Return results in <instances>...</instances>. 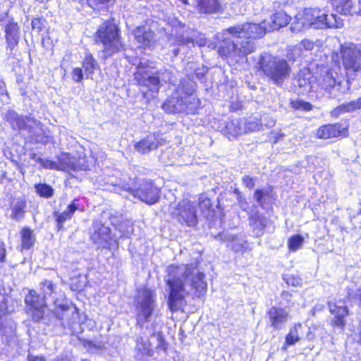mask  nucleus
Here are the masks:
<instances>
[{"label": "nucleus", "mask_w": 361, "mask_h": 361, "mask_svg": "<svg viewBox=\"0 0 361 361\" xmlns=\"http://www.w3.org/2000/svg\"><path fill=\"white\" fill-rule=\"evenodd\" d=\"M290 19L283 11H279L271 16L269 26L264 20L260 24L245 23L229 27L219 34L218 52L222 57L238 62L255 51V39L287 25Z\"/></svg>", "instance_id": "nucleus-1"}, {"label": "nucleus", "mask_w": 361, "mask_h": 361, "mask_svg": "<svg viewBox=\"0 0 361 361\" xmlns=\"http://www.w3.org/2000/svg\"><path fill=\"white\" fill-rule=\"evenodd\" d=\"M198 264L199 261H197L194 264L171 265L168 267L166 284L170 292L167 302L172 312L183 308L186 303L185 296L202 298L205 295L207 283L205 274L200 270Z\"/></svg>", "instance_id": "nucleus-2"}, {"label": "nucleus", "mask_w": 361, "mask_h": 361, "mask_svg": "<svg viewBox=\"0 0 361 361\" xmlns=\"http://www.w3.org/2000/svg\"><path fill=\"white\" fill-rule=\"evenodd\" d=\"M134 79L138 85L147 90V92H143V95L148 99L155 97L164 84L174 81L170 71L166 68H158L154 62L149 60L140 62L134 73Z\"/></svg>", "instance_id": "nucleus-3"}, {"label": "nucleus", "mask_w": 361, "mask_h": 361, "mask_svg": "<svg viewBox=\"0 0 361 361\" xmlns=\"http://www.w3.org/2000/svg\"><path fill=\"white\" fill-rule=\"evenodd\" d=\"M298 22L293 30L302 27L314 29L338 28L343 25V20L335 14L326 15L317 8H305L302 13L296 16Z\"/></svg>", "instance_id": "nucleus-4"}, {"label": "nucleus", "mask_w": 361, "mask_h": 361, "mask_svg": "<svg viewBox=\"0 0 361 361\" xmlns=\"http://www.w3.org/2000/svg\"><path fill=\"white\" fill-rule=\"evenodd\" d=\"M258 63L259 69L276 85H281L291 72L290 65L286 59L269 53L262 54Z\"/></svg>", "instance_id": "nucleus-5"}, {"label": "nucleus", "mask_w": 361, "mask_h": 361, "mask_svg": "<svg viewBox=\"0 0 361 361\" xmlns=\"http://www.w3.org/2000/svg\"><path fill=\"white\" fill-rule=\"evenodd\" d=\"M95 40L103 45L102 58L106 59L124 49L118 27L112 22H105L98 28Z\"/></svg>", "instance_id": "nucleus-6"}, {"label": "nucleus", "mask_w": 361, "mask_h": 361, "mask_svg": "<svg viewBox=\"0 0 361 361\" xmlns=\"http://www.w3.org/2000/svg\"><path fill=\"white\" fill-rule=\"evenodd\" d=\"M317 81L319 87L332 98L338 97L349 90L348 82L336 72L326 71L321 75Z\"/></svg>", "instance_id": "nucleus-7"}, {"label": "nucleus", "mask_w": 361, "mask_h": 361, "mask_svg": "<svg viewBox=\"0 0 361 361\" xmlns=\"http://www.w3.org/2000/svg\"><path fill=\"white\" fill-rule=\"evenodd\" d=\"M340 55L348 75L361 74V47L345 43L340 47Z\"/></svg>", "instance_id": "nucleus-8"}, {"label": "nucleus", "mask_w": 361, "mask_h": 361, "mask_svg": "<svg viewBox=\"0 0 361 361\" xmlns=\"http://www.w3.org/2000/svg\"><path fill=\"white\" fill-rule=\"evenodd\" d=\"M155 307V295L148 289L142 291L137 298L136 326L142 329L148 322Z\"/></svg>", "instance_id": "nucleus-9"}, {"label": "nucleus", "mask_w": 361, "mask_h": 361, "mask_svg": "<svg viewBox=\"0 0 361 361\" xmlns=\"http://www.w3.org/2000/svg\"><path fill=\"white\" fill-rule=\"evenodd\" d=\"M123 190L129 191L135 197L145 202L148 204L156 203L160 197V190L147 180H142L138 188L133 189L130 187L123 186Z\"/></svg>", "instance_id": "nucleus-10"}, {"label": "nucleus", "mask_w": 361, "mask_h": 361, "mask_svg": "<svg viewBox=\"0 0 361 361\" xmlns=\"http://www.w3.org/2000/svg\"><path fill=\"white\" fill-rule=\"evenodd\" d=\"M27 313L32 319L38 322L43 319L47 302L35 290H31L25 298Z\"/></svg>", "instance_id": "nucleus-11"}, {"label": "nucleus", "mask_w": 361, "mask_h": 361, "mask_svg": "<svg viewBox=\"0 0 361 361\" xmlns=\"http://www.w3.org/2000/svg\"><path fill=\"white\" fill-rule=\"evenodd\" d=\"M173 217L178 223L185 224L186 226H196L197 216L195 206L188 200H183L178 205L177 209L173 212Z\"/></svg>", "instance_id": "nucleus-12"}, {"label": "nucleus", "mask_w": 361, "mask_h": 361, "mask_svg": "<svg viewBox=\"0 0 361 361\" xmlns=\"http://www.w3.org/2000/svg\"><path fill=\"white\" fill-rule=\"evenodd\" d=\"M266 319L270 327L274 330L280 331L290 319L289 311L286 308L272 306L267 310Z\"/></svg>", "instance_id": "nucleus-13"}, {"label": "nucleus", "mask_w": 361, "mask_h": 361, "mask_svg": "<svg viewBox=\"0 0 361 361\" xmlns=\"http://www.w3.org/2000/svg\"><path fill=\"white\" fill-rule=\"evenodd\" d=\"M215 239L219 241H229V247L235 252H240L244 254L247 252H250L252 250L250 244L242 239L238 238L233 234L228 233L227 231H224L214 235Z\"/></svg>", "instance_id": "nucleus-14"}, {"label": "nucleus", "mask_w": 361, "mask_h": 361, "mask_svg": "<svg viewBox=\"0 0 361 361\" xmlns=\"http://www.w3.org/2000/svg\"><path fill=\"white\" fill-rule=\"evenodd\" d=\"M6 42V55L8 58L14 56L13 50L18 46L20 40L19 27L17 23L9 22L4 27Z\"/></svg>", "instance_id": "nucleus-15"}, {"label": "nucleus", "mask_w": 361, "mask_h": 361, "mask_svg": "<svg viewBox=\"0 0 361 361\" xmlns=\"http://www.w3.org/2000/svg\"><path fill=\"white\" fill-rule=\"evenodd\" d=\"M164 140L160 133H150L146 137L136 142L134 149L138 153L144 154L156 149Z\"/></svg>", "instance_id": "nucleus-16"}, {"label": "nucleus", "mask_w": 361, "mask_h": 361, "mask_svg": "<svg viewBox=\"0 0 361 361\" xmlns=\"http://www.w3.org/2000/svg\"><path fill=\"white\" fill-rule=\"evenodd\" d=\"M334 8L343 15H361V0H331Z\"/></svg>", "instance_id": "nucleus-17"}, {"label": "nucleus", "mask_w": 361, "mask_h": 361, "mask_svg": "<svg viewBox=\"0 0 361 361\" xmlns=\"http://www.w3.org/2000/svg\"><path fill=\"white\" fill-rule=\"evenodd\" d=\"M59 170L67 171L70 174L72 172H77L86 169L84 164H82L80 159L75 157H71L68 154H62L58 157Z\"/></svg>", "instance_id": "nucleus-18"}, {"label": "nucleus", "mask_w": 361, "mask_h": 361, "mask_svg": "<svg viewBox=\"0 0 361 361\" xmlns=\"http://www.w3.org/2000/svg\"><path fill=\"white\" fill-rule=\"evenodd\" d=\"M345 128L340 123L327 124L321 126L317 132L320 139L338 137L345 133Z\"/></svg>", "instance_id": "nucleus-19"}, {"label": "nucleus", "mask_w": 361, "mask_h": 361, "mask_svg": "<svg viewBox=\"0 0 361 361\" xmlns=\"http://www.w3.org/2000/svg\"><path fill=\"white\" fill-rule=\"evenodd\" d=\"M192 2L200 13L213 14L221 10L219 0H192Z\"/></svg>", "instance_id": "nucleus-20"}, {"label": "nucleus", "mask_w": 361, "mask_h": 361, "mask_svg": "<svg viewBox=\"0 0 361 361\" xmlns=\"http://www.w3.org/2000/svg\"><path fill=\"white\" fill-rule=\"evenodd\" d=\"M196 87L197 84L194 81V75H185L180 80L175 92L180 96H197Z\"/></svg>", "instance_id": "nucleus-21"}, {"label": "nucleus", "mask_w": 361, "mask_h": 361, "mask_svg": "<svg viewBox=\"0 0 361 361\" xmlns=\"http://www.w3.org/2000/svg\"><path fill=\"white\" fill-rule=\"evenodd\" d=\"M91 239L99 247H106L110 245L111 240V231L109 227H97L92 233Z\"/></svg>", "instance_id": "nucleus-22"}, {"label": "nucleus", "mask_w": 361, "mask_h": 361, "mask_svg": "<svg viewBox=\"0 0 361 361\" xmlns=\"http://www.w3.org/2000/svg\"><path fill=\"white\" fill-rule=\"evenodd\" d=\"M182 113L192 114L197 113L200 106V100L197 96H180Z\"/></svg>", "instance_id": "nucleus-23"}, {"label": "nucleus", "mask_w": 361, "mask_h": 361, "mask_svg": "<svg viewBox=\"0 0 361 361\" xmlns=\"http://www.w3.org/2000/svg\"><path fill=\"white\" fill-rule=\"evenodd\" d=\"M197 32L193 29L183 25L180 30L176 32L178 44L189 46L194 45V37L197 36Z\"/></svg>", "instance_id": "nucleus-24"}, {"label": "nucleus", "mask_w": 361, "mask_h": 361, "mask_svg": "<svg viewBox=\"0 0 361 361\" xmlns=\"http://www.w3.org/2000/svg\"><path fill=\"white\" fill-rule=\"evenodd\" d=\"M183 106H181L180 97L175 92L168 98L162 104V109L168 114L182 113Z\"/></svg>", "instance_id": "nucleus-25"}, {"label": "nucleus", "mask_w": 361, "mask_h": 361, "mask_svg": "<svg viewBox=\"0 0 361 361\" xmlns=\"http://www.w3.org/2000/svg\"><path fill=\"white\" fill-rule=\"evenodd\" d=\"M226 133L229 140L236 138L245 133L243 119L231 120L226 126Z\"/></svg>", "instance_id": "nucleus-26"}, {"label": "nucleus", "mask_w": 361, "mask_h": 361, "mask_svg": "<svg viewBox=\"0 0 361 361\" xmlns=\"http://www.w3.org/2000/svg\"><path fill=\"white\" fill-rule=\"evenodd\" d=\"M133 34L137 42L143 45H148L154 39V32L145 26L137 27Z\"/></svg>", "instance_id": "nucleus-27"}, {"label": "nucleus", "mask_w": 361, "mask_h": 361, "mask_svg": "<svg viewBox=\"0 0 361 361\" xmlns=\"http://www.w3.org/2000/svg\"><path fill=\"white\" fill-rule=\"evenodd\" d=\"M198 204L204 218L207 220H212L215 216V211L212 207L211 200L202 195L198 199Z\"/></svg>", "instance_id": "nucleus-28"}, {"label": "nucleus", "mask_w": 361, "mask_h": 361, "mask_svg": "<svg viewBox=\"0 0 361 361\" xmlns=\"http://www.w3.org/2000/svg\"><path fill=\"white\" fill-rule=\"evenodd\" d=\"M79 208V201L74 200L72 202L68 205L66 209L63 212H56V219L59 224H63L66 220L70 219L74 212Z\"/></svg>", "instance_id": "nucleus-29"}, {"label": "nucleus", "mask_w": 361, "mask_h": 361, "mask_svg": "<svg viewBox=\"0 0 361 361\" xmlns=\"http://www.w3.org/2000/svg\"><path fill=\"white\" fill-rule=\"evenodd\" d=\"M21 237V251L29 250L35 243V235L32 231L28 227H24L20 231Z\"/></svg>", "instance_id": "nucleus-30"}, {"label": "nucleus", "mask_w": 361, "mask_h": 361, "mask_svg": "<svg viewBox=\"0 0 361 361\" xmlns=\"http://www.w3.org/2000/svg\"><path fill=\"white\" fill-rule=\"evenodd\" d=\"M15 125L19 130H25L32 133L34 126H39L41 123L32 118L19 116Z\"/></svg>", "instance_id": "nucleus-31"}, {"label": "nucleus", "mask_w": 361, "mask_h": 361, "mask_svg": "<svg viewBox=\"0 0 361 361\" xmlns=\"http://www.w3.org/2000/svg\"><path fill=\"white\" fill-rule=\"evenodd\" d=\"M82 68L88 78L94 73L95 70L99 69V66L93 56L91 54H87L82 62Z\"/></svg>", "instance_id": "nucleus-32"}, {"label": "nucleus", "mask_w": 361, "mask_h": 361, "mask_svg": "<svg viewBox=\"0 0 361 361\" xmlns=\"http://www.w3.org/2000/svg\"><path fill=\"white\" fill-rule=\"evenodd\" d=\"M40 293L42 295V298L45 299V301L48 302L49 299L51 298V300L55 303L53 297L54 286L51 281L45 280L40 283Z\"/></svg>", "instance_id": "nucleus-33"}, {"label": "nucleus", "mask_w": 361, "mask_h": 361, "mask_svg": "<svg viewBox=\"0 0 361 361\" xmlns=\"http://www.w3.org/2000/svg\"><path fill=\"white\" fill-rule=\"evenodd\" d=\"M25 207L26 202L25 200H16L13 204L11 216L16 220L20 219L23 216Z\"/></svg>", "instance_id": "nucleus-34"}, {"label": "nucleus", "mask_w": 361, "mask_h": 361, "mask_svg": "<svg viewBox=\"0 0 361 361\" xmlns=\"http://www.w3.org/2000/svg\"><path fill=\"white\" fill-rule=\"evenodd\" d=\"M16 326L12 323H6L3 325L2 320L0 321V335L5 337V340L8 343L15 336Z\"/></svg>", "instance_id": "nucleus-35"}, {"label": "nucleus", "mask_w": 361, "mask_h": 361, "mask_svg": "<svg viewBox=\"0 0 361 361\" xmlns=\"http://www.w3.org/2000/svg\"><path fill=\"white\" fill-rule=\"evenodd\" d=\"M59 310H61V313H59V312H56V317L61 320V324L65 326H69L71 325V322L68 321V317L69 314H73L75 308H70L66 305H59Z\"/></svg>", "instance_id": "nucleus-36"}, {"label": "nucleus", "mask_w": 361, "mask_h": 361, "mask_svg": "<svg viewBox=\"0 0 361 361\" xmlns=\"http://www.w3.org/2000/svg\"><path fill=\"white\" fill-rule=\"evenodd\" d=\"M263 123L258 118H253L250 121L243 119V128L245 133L259 131L262 129Z\"/></svg>", "instance_id": "nucleus-37"}, {"label": "nucleus", "mask_w": 361, "mask_h": 361, "mask_svg": "<svg viewBox=\"0 0 361 361\" xmlns=\"http://www.w3.org/2000/svg\"><path fill=\"white\" fill-rule=\"evenodd\" d=\"M269 189H257L254 193V199L258 205L262 208H265L266 198L270 195Z\"/></svg>", "instance_id": "nucleus-38"}, {"label": "nucleus", "mask_w": 361, "mask_h": 361, "mask_svg": "<svg viewBox=\"0 0 361 361\" xmlns=\"http://www.w3.org/2000/svg\"><path fill=\"white\" fill-rule=\"evenodd\" d=\"M37 193L42 197L49 198L54 195V189L46 183H37L35 185Z\"/></svg>", "instance_id": "nucleus-39"}, {"label": "nucleus", "mask_w": 361, "mask_h": 361, "mask_svg": "<svg viewBox=\"0 0 361 361\" xmlns=\"http://www.w3.org/2000/svg\"><path fill=\"white\" fill-rule=\"evenodd\" d=\"M301 325L300 324H295L290 329L289 333L286 337V343L288 345H294L296 342H298L300 339L298 331L301 329Z\"/></svg>", "instance_id": "nucleus-40"}, {"label": "nucleus", "mask_w": 361, "mask_h": 361, "mask_svg": "<svg viewBox=\"0 0 361 361\" xmlns=\"http://www.w3.org/2000/svg\"><path fill=\"white\" fill-rule=\"evenodd\" d=\"M82 345L84 348L90 353H96L98 351H100L103 349L104 344L102 341H93L85 340L82 342Z\"/></svg>", "instance_id": "nucleus-41"}, {"label": "nucleus", "mask_w": 361, "mask_h": 361, "mask_svg": "<svg viewBox=\"0 0 361 361\" xmlns=\"http://www.w3.org/2000/svg\"><path fill=\"white\" fill-rule=\"evenodd\" d=\"M329 308L331 313L334 314L336 317L344 318L348 314L346 307L337 305L336 303L329 302Z\"/></svg>", "instance_id": "nucleus-42"}, {"label": "nucleus", "mask_w": 361, "mask_h": 361, "mask_svg": "<svg viewBox=\"0 0 361 361\" xmlns=\"http://www.w3.org/2000/svg\"><path fill=\"white\" fill-rule=\"evenodd\" d=\"M290 104L293 109L302 111H310L313 108L312 104L300 99L291 100Z\"/></svg>", "instance_id": "nucleus-43"}, {"label": "nucleus", "mask_w": 361, "mask_h": 361, "mask_svg": "<svg viewBox=\"0 0 361 361\" xmlns=\"http://www.w3.org/2000/svg\"><path fill=\"white\" fill-rule=\"evenodd\" d=\"M314 44L313 42L309 39H304L300 44H297L293 47V54L295 55L300 56L301 54L302 50L305 49L306 51H310L313 49Z\"/></svg>", "instance_id": "nucleus-44"}, {"label": "nucleus", "mask_w": 361, "mask_h": 361, "mask_svg": "<svg viewBox=\"0 0 361 361\" xmlns=\"http://www.w3.org/2000/svg\"><path fill=\"white\" fill-rule=\"evenodd\" d=\"M354 105L353 101L343 104L334 109L331 114L333 116H338L341 114L352 112L355 110Z\"/></svg>", "instance_id": "nucleus-45"}, {"label": "nucleus", "mask_w": 361, "mask_h": 361, "mask_svg": "<svg viewBox=\"0 0 361 361\" xmlns=\"http://www.w3.org/2000/svg\"><path fill=\"white\" fill-rule=\"evenodd\" d=\"M304 238L300 235H295L290 237L288 240V248L291 251H296L302 245Z\"/></svg>", "instance_id": "nucleus-46"}, {"label": "nucleus", "mask_w": 361, "mask_h": 361, "mask_svg": "<svg viewBox=\"0 0 361 361\" xmlns=\"http://www.w3.org/2000/svg\"><path fill=\"white\" fill-rule=\"evenodd\" d=\"M283 279L288 286L294 287L299 286L302 283V279L298 275L285 274L283 276Z\"/></svg>", "instance_id": "nucleus-47"}, {"label": "nucleus", "mask_w": 361, "mask_h": 361, "mask_svg": "<svg viewBox=\"0 0 361 361\" xmlns=\"http://www.w3.org/2000/svg\"><path fill=\"white\" fill-rule=\"evenodd\" d=\"M136 348L142 354H147L149 351L148 342L143 339L142 337H137L136 338Z\"/></svg>", "instance_id": "nucleus-48"}, {"label": "nucleus", "mask_w": 361, "mask_h": 361, "mask_svg": "<svg viewBox=\"0 0 361 361\" xmlns=\"http://www.w3.org/2000/svg\"><path fill=\"white\" fill-rule=\"evenodd\" d=\"M7 309V298L0 293V321L3 320V317L6 314Z\"/></svg>", "instance_id": "nucleus-49"}, {"label": "nucleus", "mask_w": 361, "mask_h": 361, "mask_svg": "<svg viewBox=\"0 0 361 361\" xmlns=\"http://www.w3.org/2000/svg\"><path fill=\"white\" fill-rule=\"evenodd\" d=\"M18 114L13 110H8L5 116V119L14 126L18 118Z\"/></svg>", "instance_id": "nucleus-50"}, {"label": "nucleus", "mask_w": 361, "mask_h": 361, "mask_svg": "<svg viewBox=\"0 0 361 361\" xmlns=\"http://www.w3.org/2000/svg\"><path fill=\"white\" fill-rule=\"evenodd\" d=\"M256 178L245 175L243 177V184L249 189H252L255 185Z\"/></svg>", "instance_id": "nucleus-51"}, {"label": "nucleus", "mask_w": 361, "mask_h": 361, "mask_svg": "<svg viewBox=\"0 0 361 361\" xmlns=\"http://www.w3.org/2000/svg\"><path fill=\"white\" fill-rule=\"evenodd\" d=\"M348 297L349 300H354L355 302H359L360 304H361V289L349 290L348 293Z\"/></svg>", "instance_id": "nucleus-52"}, {"label": "nucleus", "mask_w": 361, "mask_h": 361, "mask_svg": "<svg viewBox=\"0 0 361 361\" xmlns=\"http://www.w3.org/2000/svg\"><path fill=\"white\" fill-rule=\"evenodd\" d=\"M41 165L44 169L59 170L58 161H54L49 159H43Z\"/></svg>", "instance_id": "nucleus-53"}, {"label": "nucleus", "mask_w": 361, "mask_h": 361, "mask_svg": "<svg viewBox=\"0 0 361 361\" xmlns=\"http://www.w3.org/2000/svg\"><path fill=\"white\" fill-rule=\"evenodd\" d=\"M83 78L82 69L81 68H75L73 71V80L77 82H80Z\"/></svg>", "instance_id": "nucleus-54"}, {"label": "nucleus", "mask_w": 361, "mask_h": 361, "mask_svg": "<svg viewBox=\"0 0 361 361\" xmlns=\"http://www.w3.org/2000/svg\"><path fill=\"white\" fill-rule=\"evenodd\" d=\"M0 94L3 97L1 99L2 101L5 102H8V94L7 92L6 88V84L4 82L0 80Z\"/></svg>", "instance_id": "nucleus-55"}, {"label": "nucleus", "mask_w": 361, "mask_h": 361, "mask_svg": "<svg viewBox=\"0 0 361 361\" xmlns=\"http://www.w3.org/2000/svg\"><path fill=\"white\" fill-rule=\"evenodd\" d=\"M32 27L33 30H36L37 32L42 30L43 27V20L40 18H35L32 20Z\"/></svg>", "instance_id": "nucleus-56"}, {"label": "nucleus", "mask_w": 361, "mask_h": 361, "mask_svg": "<svg viewBox=\"0 0 361 361\" xmlns=\"http://www.w3.org/2000/svg\"><path fill=\"white\" fill-rule=\"evenodd\" d=\"M281 296L283 300L286 301V307H289L293 305V302L291 301L292 295L288 291L283 290L281 292Z\"/></svg>", "instance_id": "nucleus-57"}, {"label": "nucleus", "mask_w": 361, "mask_h": 361, "mask_svg": "<svg viewBox=\"0 0 361 361\" xmlns=\"http://www.w3.org/2000/svg\"><path fill=\"white\" fill-rule=\"evenodd\" d=\"M89 6L92 8H95L97 6H98L99 4H105L109 2L110 0H87Z\"/></svg>", "instance_id": "nucleus-58"}, {"label": "nucleus", "mask_w": 361, "mask_h": 361, "mask_svg": "<svg viewBox=\"0 0 361 361\" xmlns=\"http://www.w3.org/2000/svg\"><path fill=\"white\" fill-rule=\"evenodd\" d=\"M27 361H46V359L42 355H34L31 353H28Z\"/></svg>", "instance_id": "nucleus-59"}, {"label": "nucleus", "mask_w": 361, "mask_h": 361, "mask_svg": "<svg viewBox=\"0 0 361 361\" xmlns=\"http://www.w3.org/2000/svg\"><path fill=\"white\" fill-rule=\"evenodd\" d=\"M6 258V249L4 243L0 242V262H4Z\"/></svg>", "instance_id": "nucleus-60"}, {"label": "nucleus", "mask_w": 361, "mask_h": 361, "mask_svg": "<svg viewBox=\"0 0 361 361\" xmlns=\"http://www.w3.org/2000/svg\"><path fill=\"white\" fill-rule=\"evenodd\" d=\"M334 324L336 326L343 327L344 326V321L343 317H336L334 319Z\"/></svg>", "instance_id": "nucleus-61"}, {"label": "nucleus", "mask_w": 361, "mask_h": 361, "mask_svg": "<svg viewBox=\"0 0 361 361\" xmlns=\"http://www.w3.org/2000/svg\"><path fill=\"white\" fill-rule=\"evenodd\" d=\"M30 157L31 159L34 160L35 161L37 162V163H39L40 164H42V160L43 159L41 158L40 157H39V155L36 153H32L30 155Z\"/></svg>", "instance_id": "nucleus-62"}, {"label": "nucleus", "mask_w": 361, "mask_h": 361, "mask_svg": "<svg viewBox=\"0 0 361 361\" xmlns=\"http://www.w3.org/2000/svg\"><path fill=\"white\" fill-rule=\"evenodd\" d=\"M293 48L287 52L286 56L289 61H294L295 58L298 56V55L293 54Z\"/></svg>", "instance_id": "nucleus-63"}, {"label": "nucleus", "mask_w": 361, "mask_h": 361, "mask_svg": "<svg viewBox=\"0 0 361 361\" xmlns=\"http://www.w3.org/2000/svg\"><path fill=\"white\" fill-rule=\"evenodd\" d=\"M353 102L355 104L354 106L355 110L361 109V97L357 100H353Z\"/></svg>", "instance_id": "nucleus-64"}]
</instances>
